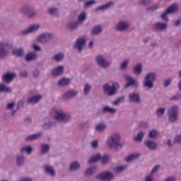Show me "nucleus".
<instances>
[{
	"mask_svg": "<svg viewBox=\"0 0 181 181\" xmlns=\"http://www.w3.org/2000/svg\"><path fill=\"white\" fill-rule=\"evenodd\" d=\"M168 13L167 11L165 10V11L161 15L160 18L163 21H165V22H169V18H168Z\"/></svg>",
	"mask_w": 181,
	"mask_h": 181,
	"instance_id": "obj_59",
	"label": "nucleus"
},
{
	"mask_svg": "<svg viewBox=\"0 0 181 181\" xmlns=\"http://www.w3.org/2000/svg\"><path fill=\"white\" fill-rule=\"evenodd\" d=\"M168 115L170 122H176L179 118V106L173 105L170 110L168 111Z\"/></svg>",
	"mask_w": 181,
	"mask_h": 181,
	"instance_id": "obj_6",
	"label": "nucleus"
},
{
	"mask_svg": "<svg viewBox=\"0 0 181 181\" xmlns=\"http://www.w3.org/2000/svg\"><path fill=\"white\" fill-rule=\"evenodd\" d=\"M39 29H40V24L35 23L30 25L27 29L21 31V35L22 36H26L28 35H30V33H35V32H37Z\"/></svg>",
	"mask_w": 181,
	"mask_h": 181,
	"instance_id": "obj_9",
	"label": "nucleus"
},
{
	"mask_svg": "<svg viewBox=\"0 0 181 181\" xmlns=\"http://www.w3.org/2000/svg\"><path fill=\"white\" fill-rule=\"evenodd\" d=\"M100 163L101 165H105L108 163V155L105 154L103 156L100 155Z\"/></svg>",
	"mask_w": 181,
	"mask_h": 181,
	"instance_id": "obj_47",
	"label": "nucleus"
},
{
	"mask_svg": "<svg viewBox=\"0 0 181 181\" xmlns=\"http://www.w3.org/2000/svg\"><path fill=\"white\" fill-rule=\"evenodd\" d=\"M154 29L157 32H163L168 29V24L166 23L157 22L154 24Z\"/></svg>",
	"mask_w": 181,
	"mask_h": 181,
	"instance_id": "obj_17",
	"label": "nucleus"
},
{
	"mask_svg": "<svg viewBox=\"0 0 181 181\" xmlns=\"http://www.w3.org/2000/svg\"><path fill=\"white\" fill-rule=\"evenodd\" d=\"M33 76L34 78H39V76H40V71L38 69H35L33 71Z\"/></svg>",
	"mask_w": 181,
	"mask_h": 181,
	"instance_id": "obj_60",
	"label": "nucleus"
},
{
	"mask_svg": "<svg viewBox=\"0 0 181 181\" xmlns=\"http://www.w3.org/2000/svg\"><path fill=\"white\" fill-rule=\"evenodd\" d=\"M103 112H110V114H115V112H117V109H114L109 106H105L103 108Z\"/></svg>",
	"mask_w": 181,
	"mask_h": 181,
	"instance_id": "obj_44",
	"label": "nucleus"
},
{
	"mask_svg": "<svg viewBox=\"0 0 181 181\" xmlns=\"http://www.w3.org/2000/svg\"><path fill=\"white\" fill-rule=\"evenodd\" d=\"M71 115L66 113L62 110L55 111L54 119L59 122H70Z\"/></svg>",
	"mask_w": 181,
	"mask_h": 181,
	"instance_id": "obj_3",
	"label": "nucleus"
},
{
	"mask_svg": "<svg viewBox=\"0 0 181 181\" xmlns=\"http://www.w3.org/2000/svg\"><path fill=\"white\" fill-rule=\"evenodd\" d=\"M90 91H91V85L86 83L83 88V94L84 95H88L90 94Z\"/></svg>",
	"mask_w": 181,
	"mask_h": 181,
	"instance_id": "obj_46",
	"label": "nucleus"
},
{
	"mask_svg": "<svg viewBox=\"0 0 181 181\" xmlns=\"http://www.w3.org/2000/svg\"><path fill=\"white\" fill-rule=\"evenodd\" d=\"M127 167L128 166L127 165L118 166L116 168H115L114 170L116 173H122V172H124V170L127 169Z\"/></svg>",
	"mask_w": 181,
	"mask_h": 181,
	"instance_id": "obj_49",
	"label": "nucleus"
},
{
	"mask_svg": "<svg viewBox=\"0 0 181 181\" xmlns=\"http://www.w3.org/2000/svg\"><path fill=\"white\" fill-rule=\"evenodd\" d=\"M124 79L126 81H128V83L125 85V88H128V87H130V86H132V87H138V82L132 78V76L129 75H126L124 76Z\"/></svg>",
	"mask_w": 181,
	"mask_h": 181,
	"instance_id": "obj_15",
	"label": "nucleus"
},
{
	"mask_svg": "<svg viewBox=\"0 0 181 181\" xmlns=\"http://www.w3.org/2000/svg\"><path fill=\"white\" fill-rule=\"evenodd\" d=\"M117 88H119V84L117 82L112 83V86H110L108 83H105L103 86V93L107 97L115 95L118 92Z\"/></svg>",
	"mask_w": 181,
	"mask_h": 181,
	"instance_id": "obj_2",
	"label": "nucleus"
},
{
	"mask_svg": "<svg viewBox=\"0 0 181 181\" xmlns=\"http://www.w3.org/2000/svg\"><path fill=\"white\" fill-rule=\"evenodd\" d=\"M81 168L80 163L78 161H74L70 163L69 171L77 172V170H80Z\"/></svg>",
	"mask_w": 181,
	"mask_h": 181,
	"instance_id": "obj_24",
	"label": "nucleus"
},
{
	"mask_svg": "<svg viewBox=\"0 0 181 181\" xmlns=\"http://www.w3.org/2000/svg\"><path fill=\"white\" fill-rule=\"evenodd\" d=\"M133 73L136 76H141L142 74V64L138 63L134 66Z\"/></svg>",
	"mask_w": 181,
	"mask_h": 181,
	"instance_id": "obj_27",
	"label": "nucleus"
},
{
	"mask_svg": "<svg viewBox=\"0 0 181 181\" xmlns=\"http://www.w3.org/2000/svg\"><path fill=\"white\" fill-rule=\"evenodd\" d=\"M42 100V95H37L35 96H33L30 98L28 100V104H36L37 103H39Z\"/></svg>",
	"mask_w": 181,
	"mask_h": 181,
	"instance_id": "obj_30",
	"label": "nucleus"
},
{
	"mask_svg": "<svg viewBox=\"0 0 181 181\" xmlns=\"http://www.w3.org/2000/svg\"><path fill=\"white\" fill-rule=\"evenodd\" d=\"M101 159V154L98 153L93 155L89 160L88 163H97Z\"/></svg>",
	"mask_w": 181,
	"mask_h": 181,
	"instance_id": "obj_33",
	"label": "nucleus"
},
{
	"mask_svg": "<svg viewBox=\"0 0 181 181\" xmlns=\"http://www.w3.org/2000/svg\"><path fill=\"white\" fill-rule=\"evenodd\" d=\"M11 54L16 57H22L25 54V49L23 48H14L11 51Z\"/></svg>",
	"mask_w": 181,
	"mask_h": 181,
	"instance_id": "obj_18",
	"label": "nucleus"
},
{
	"mask_svg": "<svg viewBox=\"0 0 181 181\" xmlns=\"http://www.w3.org/2000/svg\"><path fill=\"white\" fill-rule=\"evenodd\" d=\"M95 62L100 67L103 69H107V67H110L111 66V62L106 61L105 58L103 57V55H98L95 58Z\"/></svg>",
	"mask_w": 181,
	"mask_h": 181,
	"instance_id": "obj_11",
	"label": "nucleus"
},
{
	"mask_svg": "<svg viewBox=\"0 0 181 181\" xmlns=\"http://www.w3.org/2000/svg\"><path fill=\"white\" fill-rule=\"evenodd\" d=\"M77 94H78L77 90H70L64 93V98L70 100V98H73V97H76Z\"/></svg>",
	"mask_w": 181,
	"mask_h": 181,
	"instance_id": "obj_22",
	"label": "nucleus"
},
{
	"mask_svg": "<svg viewBox=\"0 0 181 181\" xmlns=\"http://www.w3.org/2000/svg\"><path fill=\"white\" fill-rule=\"evenodd\" d=\"M15 77H16V73H7L3 75L1 80L3 83H6L7 84H9V83H12Z\"/></svg>",
	"mask_w": 181,
	"mask_h": 181,
	"instance_id": "obj_13",
	"label": "nucleus"
},
{
	"mask_svg": "<svg viewBox=\"0 0 181 181\" xmlns=\"http://www.w3.org/2000/svg\"><path fill=\"white\" fill-rule=\"evenodd\" d=\"M128 64H129V61L128 59L123 61L120 64V70H125V69L128 67Z\"/></svg>",
	"mask_w": 181,
	"mask_h": 181,
	"instance_id": "obj_52",
	"label": "nucleus"
},
{
	"mask_svg": "<svg viewBox=\"0 0 181 181\" xmlns=\"http://www.w3.org/2000/svg\"><path fill=\"white\" fill-rule=\"evenodd\" d=\"M125 144L124 142L121 143V136L118 133H113L110 139L107 141V146L110 149H115L116 152L121 151L124 148Z\"/></svg>",
	"mask_w": 181,
	"mask_h": 181,
	"instance_id": "obj_1",
	"label": "nucleus"
},
{
	"mask_svg": "<svg viewBox=\"0 0 181 181\" xmlns=\"http://www.w3.org/2000/svg\"><path fill=\"white\" fill-rule=\"evenodd\" d=\"M44 172L47 175H49L52 177H54L56 176V170L53 168L52 166L50 165H45L44 166Z\"/></svg>",
	"mask_w": 181,
	"mask_h": 181,
	"instance_id": "obj_19",
	"label": "nucleus"
},
{
	"mask_svg": "<svg viewBox=\"0 0 181 181\" xmlns=\"http://www.w3.org/2000/svg\"><path fill=\"white\" fill-rule=\"evenodd\" d=\"M129 28V23L127 21H121L116 25V30L118 32H124V30H127Z\"/></svg>",
	"mask_w": 181,
	"mask_h": 181,
	"instance_id": "obj_16",
	"label": "nucleus"
},
{
	"mask_svg": "<svg viewBox=\"0 0 181 181\" xmlns=\"http://www.w3.org/2000/svg\"><path fill=\"white\" fill-rule=\"evenodd\" d=\"M90 146L91 148H93V149H97V148H98V141L97 140L93 141L91 142Z\"/></svg>",
	"mask_w": 181,
	"mask_h": 181,
	"instance_id": "obj_62",
	"label": "nucleus"
},
{
	"mask_svg": "<svg viewBox=\"0 0 181 181\" xmlns=\"http://www.w3.org/2000/svg\"><path fill=\"white\" fill-rule=\"evenodd\" d=\"M165 11H167V13L168 14L176 13V12L179 11V6H177V5L176 4H172L170 6H168Z\"/></svg>",
	"mask_w": 181,
	"mask_h": 181,
	"instance_id": "obj_32",
	"label": "nucleus"
},
{
	"mask_svg": "<svg viewBox=\"0 0 181 181\" xmlns=\"http://www.w3.org/2000/svg\"><path fill=\"white\" fill-rule=\"evenodd\" d=\"M114 174L110 171H105L95 176V179L100 181H112L114 180Z\"/></svg>",
	"mask_w": 181,
	"mask_h": 181,
	"instance_id": "obj_7",
	"label": "nucleus"
},
{
	"mask_svg": "<svg viewBox=\"0 0 181 181\" xmlns=\"http://www.w3.org/2000/svg\"><path fill=\"white\" fill-rule=\"evenodd\" d=\"M21 12L25 16H28L30 18H35L36 16V11H33V8L30 6H24L21 8Z\"/></svg>",
	"mask_w": 181,
	"mask_h": 181,
	"instance_id": "obj_8",
	"label": "nucleus"
},
{
	"mask_svg": "<svg viewBox=\"0 0 181 181\" xmlns=\"http://www.w3.org/2000/svg\"><path fill=\"white\" fill-rule=\"evenodd\" d=\"M144 144L150 151H155L158 148V144L155 141H147L144 142Z\"/></svg>",
	"mask_w": 181,
	"mask_h": 181,
	"instance_id": "obj_29",
	"label": "nucleus"
},
{
	"mask_svg": "<svg viewBox=\"0 0 181 181\" xmlns=\"http://www.w3.org/2000/svg\"><path fill=\"white\" fill-rule=\"evenodd\" d=\"M64 73V66L59 65L52 69V74L54 77H60Z\"/></svg>",
	"mask_w": 181,
	"mask_h": 181,
	"instance_id": "obj_14",
	"label": "nucleus"
},
{
	"mask_svg": "<svg viewBox=\"0 0 181 181\" xmlns=\"http://www.w3.org/2000/svg\"><path fill=\"white\" fill-rule=\"evenodd\" d=\"M5 47H12V44L8 42H0V60H4L9 56V50L6 49Z\"/></svg>",
	"mask_w": 181,
	"mask_h": 181,
	"instance_id": "obj_5",
	"label": "nucleus"
},
{
	"mask_svg": "<svg viewBox=\"0 0 181 181\" xmlns=\"http://www.w3.org/2000/svg\"><path fill=\"white\" fill-rule=\"evenodd\" d=\"M148 137L151 139H155L156 138H158V130L156 129H152L148 132Z\"/></svg>",
	"mask_w": 181,
	"mask_h": 181,
	"instance_id": "obj_43",
	"label": "nucleus"
},
{
	"mask_svg": "<svg viewBox=\"0 0 181 181\" xmlns=\"http://www.w3.org/2000/svg\"><path fill=\"white\" fill-rule=\"evenodd\" d=\"M42 35H44V38L45 40L46 43H47L49 40H52V38L53 37V34L50 33H42Z\"/></svg>",
	"mask_w": 181,
	"mask_h": 181,
	"instance_id": "obj_50",
	"label": "nucleus"
},
{
	"mask_svg": "<svg viewBox=\"0 0 181 181\" xmlns=\"http://www.w3.org/2000/svg\"><path fill=\"white\" fill-rule=\"evenodd\" d=\"M114 5H115V3H114L113 1H110L105 5L98 6L95 11H105L107 9H110V8L114 6Z\"/></svg>",
	"mask_w": 181,
	"mask_h": 181,
	"instance_id": "obj_26",
	"label": "nucleus"
},
{
	"mask_svg": "<svg viewBox=\"0 0 181 181\" xmlns=\"http://www.w3.org/2000/svg\"><path fill=\"white\" fill-rule=\"evenodd\" d=\"M37 59V54L31 52L27 53V54L25 57V62H35Z\"/></svg>",
	"mask_w": 181,
	"mask_h": 181,
	"instance_id": "obj_21",
	"label": "nucleus"
},
{
	"mask_svg": "<svg viewBox=\"0 0 181 181\" xmlns=\"http://www.w3.org/2000/svg\"><path fill=\"white\" fill-rule=\"evenodd\" d=\"M54 125V123L53 122H48L42 124V128L43 129H50V128H52V127H53Z\"/></svg>",
	"mask_w": 181,
	"mask_h": 181,
	"instance_id": "obj_48",
	"label": "nucleus"
},
{
	"mask_svg": "<svg viewBox=\"0 0 181 181\" xmlns=\"http://www.w3.org/2000/svg\"><path fill=\"white\" fill-rule=\"evenodd\" d=\"M48 13H49V15H58L59 9L56 7L49 8Z\"/></svg>",
	"mask_w": 181,
	"mask_h": 181,
	"instance_id": "obj_51",
	"label": "nucleus"
},
{
	"mask_svg": "<svg viewBox=\"0 0 181 181\" xmlns=\"http://www.w3.org/2000/svg\"><path fill=\"white\" fill-rule=\"evenodd\" d=\"M86 19H87V14L86 12H83L78 16L77 22L79 23H83V22H86Z\"/></svg>",
	"mask_w": 181,
	"mask_h": 181,
	"instance_id": "obj_39",
	"label": "nucleus"
},
{
	"mask_svg": "<svg viewBox=\"0 0 181 181\" xmlns=\"http://www.w3.org/2000/svg\"><path fill=\"white\" fill-rule=\"evenodd\" d=\"M86 42L87 40L84 36L79 37L75 42L74 48L78 49V53H81L83 52V47L86 46Z\"/></svg>",
	"mask_w": 181,
	"mask_h": 181,
	"instance_id": "obj_10",
	"label": "nucleus"
},
{
	"mask_svg": "<svg viewBox=\"0 0 181 181\" xmlns=\"http://www.w3.org/2000/svg\"><path fill=\"white\" fill-rule=\"evenodd\" d=\"M174 142L175 144H181V134L177 135L174 139Z\"/></svg>",
	"mask_w": 181,
	"mask_h": 181,
	"instance_id": "obj_64",
	"label": "nucleus"
},
{
	"mask_svg": "<svg viewBox=\"0 0 181 181\" xmlns=\"http://www.w3.org/2000/svg\"><path fill=\"white\" fill-rule=\"evenodd\" d=\"M37 42H38L39 43H46V40H45V35L42 34H41L40 35H39L37 39H36Z\"/></svg>",
	"mask_w": 181,
	"mask_h": 181,
	"instance_id": "obj_54",
	"label": "nucleus"
},
{
	"mask_svg": "<svg viewBox=\"0 0 181 181\" xmlns=\"http://www.w3.org/2000/svg\"><path fill=\"white\" fill-rule=\"evenodd\" d=\"M105 129H107V124L104 122L98 123L95 127V131L96 132H104Z\"/></svg>",
	"mask_w": 181,
	"mask_h": 181,
	"instance_id": "obj_25",
	"label": "nucleus"
},
{
	"mask_svg": "<svg viewBox=\"0 0 181 181\" xmlns=\"http://www.w3.org/2000/svg\"><path fill=\"white\" fill-rule=\"evenodd\" d=\"M144 138H145V132H139L137 135L134 137L133 141L135 142H142Z\"/></svg>",
	"mask_w": 181,
	"mask_h": 181,
	"instance_id": "obj_34",
	"label": "nucleus"
},
{
	"mask_svg": "<svg viewBox=\"0 0 181 181\" xmlns=\"http://www.w3.org/2000/svg\"><path fill=\"white\" fill-rule=\"evenodd\" d=\"M21 153H23V152H25V153H27V155H30V153H32V152H33V148L30 146H27L21 148Z\"/></svg>",
	"mask_w": 181,
	"mask_h": 181,
	"instance_id": "obj_36",
	"label": "nucleus"
},
{
	"mask_svg": "<svg viewBox=\"0 0 181 181\" xmlns=\"http://www.w3.org/2000/svg\"><path fill=\"white\" fill-rule=\"evenodd\" d=\"M94 173H95V167H90L85 171V176H86V177H90V176H93Z\"/></svg>",
	"mask_w": 181,
	"mask_h": 181,
	"instance_id": "obj_37",
	"label": "nucleus"
},
{
	"mask_svg": "<svg viewBox=\"0 0 181 181\" xmlns=\"http://www.w3.org/2000/svg\"><path fill=\"white\" fill-rule=\"evenodd\" d=\"M129 103H134V104H141V96L139 93H132L129 94Z\"/></svg>",
	"mask_w": 181,
	"mask_h": 181,
	"instance_id": "obj_12",
	"label": "nucleus"
},
{
	"mask_svg": "<svg viewBox=\"0 0 181 181\" xmlns=\"http://www.w3.org/2000/svg\"><path fill=\"white\" fill-rule=\"evenodd\" d=\"M138 158H139V153L131 154L126 158V162H132L135 159H138Z\"/></svg>",
	"mask_w": 181,
	"mask_h": 181,
	"instance_id": "obj_42",
	"label": "nucleus"
},
{
	"mask_svg": "<svg viewBox=\"0 0 181 181\" xmlns=\"http://www.w3.org/2000/svg\"><path fill=\"white\" fill-rule=\"evenodd\" d=\"M18 76L21 78H26V77H28V71H21L19 72Z\"/></svg>",
	"mask_w": 181,
	"mask_h": 181,
	"instance_id": "obj_58",
	"label": "nucleus"
},
{
	"mask_svg": "<svg viewBox=\"0 0 181 181\" xmlns=\"http://www.w3.org/2000/svg\"><path fill=\"white\" fill-rule=\"evenodd\" d=\"M78 22H71L68 24L69 30H76L78 28Z\"/></svg>",
	"mask_w": 181,
	"mask_h": 181,
	"instance_id": "obj_41",
	"label": "nucleus"
},
{
	"mask_svg": "<svg viewBox=\"0 0 181 181\" xmlns=\"http://www.w3.org/2000/svg\"><path fill=\"white\" fill-rule=\"evenodd\" d=\"M103 32V27H101L100 25L94 26L91 31H90V35L92 36H97V35H101V33Z\"/></svg>",
	"mask_w": 181,
	"mask_h": 181,
	"instance_id": "obj_23",
	"label": "nucleus"
},
{
	"mask_svg": "<svg viewBox=\"0 0 181 181\" xmlns=\"http://www.w3.org/2000/svg\"><path fill=\"white\" fill-rule=\"evenodd\" d=\"M172 83V78H169L168 79L164 81V87L167 88L169 87V86L170 85V83Z\"/></svg>",
	"mask_w": 181,
	"mask_h": 181,
	"instance_id": "obj_63",
	"label": "nucleus"
},
{
	"mask_svg": "<svg viewBox=\"0 0 181 181\" xmlns=\"http://www.w3.org/2000/svg\"><path fill=\"white\" fill-rule=\"evenodd\" d=\"M42 135V132H39L35 134H32L30 136H27L25 138V141H27L28 142H31L32 141H36V139H40Z\"/></svg>",
	"mask_w": 181,
	"mask_h": 181,
	"instance_id": "obj_28",
	"label": "nucleus"
},
{
	"mask_svg": "<svg viewBox=\"0 0 181 181\" xmlns=\"http://www.w3.org/2000/svg\"><path fill=\"white\" fill-rule=\"evenodd\" d=\"M124 98H125L124 96H121L120 98H118L115 101L112 102V105H118V104H119V103H121V101H122Z\"/></svg>",
	"mask_w": 181,
	"mask_h": 181,
	"instance_id": "obj_61",
	"label": "nucleus"
},
{
	"mask_svg": "<svg viewBox=\"0 0 181 181\" xmlns=\"http://www.w3.org/2000/svg\"><path fill=\"white\" fill-rule=\"evenodd\" d=\"M71 83V80L69 78L63 77L59 80L57 82V86L59 87H66V86H69Z\"/></svg>",
	"mask_w": 181,
	"mask_h": 181,
	"instance_id": "obj_20",
	"label": "nucleus"
},
{
	"mask_svg": "<svg viewBox=\"0 0 181 181\" xmlns=\"http://www.w3.org/2000/svg\"><path fill=\"white\" fill-rule=\"evenodd\" d=\"M158 9V6H152L146 8V11L149 12L150 13L152 12H155Z\"/></svg>",
	"mask_w": 181,
	"mask_h": 181,
	"instance_id": "obj_57",
	"label": "nucleus"
},
{
	"mask_svg": "<svg viewBox=\"0 0 181 181\" xmlns=\"http://www.w3.org/2000/svg\"><path fill=\"white\" fill-rule=\"evenodd\" d=\"M95 0H89L85 3L84 8H88V6H91V5H95Z\"/></svg>",
	"mask_w": 181,
	"mask_h": 181,
	"instance_id": "obj_55",
	"label": "nucleus"
},
{
	"mask_svg": "<svg viewBox=\"0 0 181 181\" xmlns=\"http://www.w3.org/2000/svg\"><path fill=\"white\" fill-rule=\"evenodd\" d=\"M166 111V108L165 107H160L157 109L156 114L158 118H162L163 115H165V112Z\"/></svg>",
	"mask_w": 181,
	"mask_h": 181,
	"instance_id": "obj_40",
	"label": "nucleus"
},
{
	"mask_svg": "<svg viewBox=\"0 0 181 181\" xmlns=\"http://www.w3.org/2000/svg\"><path fill=\"white\" fill-rule=\"evenodd\" d=\"M139 4V5H143V6H149L151 5V0H140Z\"/></svg>",
	"mask_w": 181,
	"mask_h": 181,
	"instance_id": "obj_53",
	"label": "nucleus"
},
{
	"mask_svg": "<svg viewBox=\"0 0 181 181\" xmlns=\"http://www.w3.org/2000/svg\"><path fill=\"white\" fill-rule=\"evenodd\" d=\"M50 151V145L42 144L41 145V153L42 155H46Z\"/></svg>",
	"mask_w": 181,
	"mask_h": 181,
	"instance_id": "obj_38",
	"label": "nucleus"
},
{
	"mask_svg": "<svg viewBox=\"0 0 181 181\" xmlns=\"http://www.w3.org/2000/svg\"><path fill=\"white\" fill-rule=\"evenodd\" d=\"M156 80V74L149 73L146 75L144 79V87H146L149 90L153 88V82Z\"/></svg>",
	"mask_w": 181,
	"mask_h": 181,
	"instance_id": "obj_4",
	"label": "nucleus"
},
{
	"mask_svg": "<svg viewBox=\"0 0 181 181\" xmlns=\"http://www.w3.org/2000/svg\"><path fill=\"white\" fill-rule=\"evenodd\" d=\"M0 93H11V88L4 83H0Z\"/></svg>",
	"mask_w": 181,
	"mask_h": 181,
	"instance_id": "obj_45",
	"label": "nucleus"
},
{
	"mask_svg": "<svg viewBox=\"0 0 181 181\" xmlns=\"http://www.w3.org/2000/svg\"><path fill=\"white\" fill-rule=\"evenodd\" d=\"M17 166H23L25 156H17L16 157Z\"/></svg>",
	"mask_w": 181,
	"mask_h": 181,
	"instance_id": "obj_35",
	"label": "nucleus"
},
{
	"mask_svg": "<svg viewBox=\"0 0 181 181\" xmlns=\"http://www.w3.org/2000/svg\"><path fill=\"white\" fill-rule=\"evenodd\" d=\"M63 59H64V54L63 52H59L52 57V60L57 63H59V62H62Z\"/></svg>",
	"mask_w": 181,
	"mask_h": 181,
	"instance_id": "obj_31",
	"label": "nucleus"
},
{
	"mask_svg": "<svg viewBox=\"0 0 181 181\" xmlns=\"http://www.w3.org/2000/svg\"><path fill=\"white\" fill-rule=\"evenodd\" d=\"M181 98V93L179 95H175L174 96H172L171 98H169V101H177L180 100Z\"/></svg>",
	"mask_w": 181,
	"mask_h": 181,
	"instance_id": "obj_56",
	"label": "nucleus"
}]
</instances>
